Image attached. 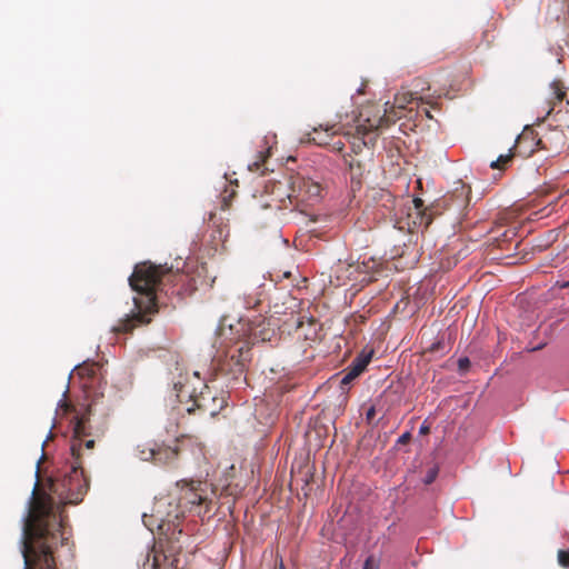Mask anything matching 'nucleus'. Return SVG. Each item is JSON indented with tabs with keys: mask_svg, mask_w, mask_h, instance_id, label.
Masks as SVG:
<instances>
[{
	"mask_svg": "<svg viewBox=\"0 0 569 569\" xmlns=\"http://www.w3.org/2000/svg\"><path fill=\"white\" fill-rule=\"evenodd\" d=\"M376 416V408L373 406H371L367 412H366V420L368 423H371L373 418Z\"/></svg>",
	"mask_w": 569,
	"mask_h": 569,
	"instance_id": "obj_31",
	"label": "nucleus"
},
{
	"mask_svg": "<svg viewBox=\"0 0 569 569\" xmlns=\"http://www.w3.org/2000/svg\"><path fill=\"white\" fill-rule=\"evenodd\" d=\"M550 97L548 99L549 109L547 111V116L550 114L555 107L558 103H561L563 99L567 97L566 88L562 86L560 81H553L550 84Z\"/></svg>",
	"mask_w": 569,
	"mask_h": 569,
	"instance_id": "obj_16",
	"label": "nucleus"
},
{
	"mask_svg": "<svg viewBox=\"0 0 569 569\" xmlns=\"http://www.w3.org/2000/svg\"><path fill=\"white\" fill-rule=\"evenodd\" d=\"M138 457L143 461H156V443L152 446L138 445L137 446Z\"/></svg>",
	"mask_w": 569,
	"mask_h": 569,
	"instance_id": "obj_20",
	"label": "nucleus"
},
{
	"mask_svg": "<svg viewBox=\"0 0 569 569\" xmlns=\"http://www.w3.org/2000/svg\"><path fill=\"white\" fill-rule=\"evenodd\" d=\"M411 440V433L410 432H405L402 433L399 438H398V443L399 445H407L409 443V441Z\"/></svg>",
	"mask_w": 569,
	"mask_h": 569,
	"instance_id": "obj_30",
	"label": "nucleus"
},
{
	"mask_svg": "<svg viewBox=\"0 0 569 569\" xmlns=\"http://www.w3.org/2000/svg\"><path fill=\"white\" fill-rule=\"evenodd\" d=\"M101 369V366L99 362H83L82 365H79L77 367V372L78 375L81 377V378H88V379H92L94 377H97V375L99 373Z\"/></svg>",
	"mask_w": 569,
	"mask_h": 569,
	"instance_id": "obj_19",
	"label": "nucleus"
},
{
	"mask_svg": "<svg viewBox=\"0 0 569 569\" xmlns=\"http://www.w3.org/2000/svg\"><path fill=\"white\" fill-rule=\"evenodd\" d=\"M204 401H206V397H204V395H203V393H201L198 398H196V399L193 400V405H192L191 407L187 408V411H188L189 413H192V412H194V410H196V408H194V407H197L198 409H203V408H206V403H204Z\"/></svg>",
	"mask_w": 569,
	"mask_h": 569,
	"instance_id": "obj_22",
	"label": "nucleus"
},
{
	"mask_svg": "<svg viewBox=\"0 0 569 569\" xmlns=\"http://www.w3.org/2000/svg\"><path fill=\"white\" fill-rule=\"evenodd\" d=\"M172 567H173V561H172V562H170V569H173Z\"/></svg>",
	"mask_w": 569,
	"mask_h": 569,
	"instance_id": "obj_40",
	"label": "nucleus"
},
{
	"mask_svg": "<svg viewBox=\"0 0 569 569\" xmlns=\"http://www.w3.org/2000/svg\"><path fill=\"white\" fill-rule=\"evenodd\" d=\"M349 167H350L352 174H359V176L361 174V163L359 161H357V162L350 161Z\"/></svg>",
	"mask_w": 569,
	"mask_h": 569,
	"instance_id": "obj_29",
	"label": "nucleus"
},
{
	"mask_svg": "<svg viewBox=\"0 0 569 569\" xmlns=\"http://www.w3.org/2000/svg\"><path fill=\"white\" fill-rule=\"evenodd\" d=\"M307 320H308L309 326H311V327L316 326V320L313 318H308Z\"/></svg>",
	"mask_w": 569,
	"mask_h": 569,
	"instance_id": "obj_38",
	"label": "nucleus"
},
{
	"mask_svg": "<svg viewBox=\"0 0 569 569\" xmlns=\"http://www.w3.org/2000/svg\"><path fill=\"white\" fill-rule=\"evenodd\" d=\"M362 569H379V562L370 556L366 559Z\"/></svg>",
	"mask_w": 569,
	"mask_h": 569,
	"instance_id": "obj_27",
	"label": "nucleus"
},
{
	"mask_svg": "<svg viewBox=\"0 0 569 569\" xmlns=\"http://www.w3.org/2000/svg\"><path fill=\"white\" fill-rule=\"evenodd\" d=\"M545 346H546V343H541V345H539V346H537V347L528 348L527 350H528L529 352H533V351H537V350L542 349Z\"/></svg>",
	"mask_w": 569,
	"mask_h": 569,
	"instance_id": "obj_35",
	"label": "nucleus"
},
{
	"mask_svg": "<svg viewBox=\"0 0 569 569\" xmlns=\"http://www.w3.org/2000/svg\"><path fill=\"white\" fill-rule=\"evenodd\" d=\"M184 385L181 381L174 382L173 389L176 391V396L179 399V401H182V393H183Z\"/></svg>",
	"mask_w": 569,
	"mask_h": 569,
	"instance_id": "obj_28",
	"label": "nucleus"
},
{
	"mask_svg": "<svg viewBox=\"0 0 569 569\" xmlns=\"http://www.w3.org/2000/svg\"><path fill=\"white\" fill-rule=\"evenodd\" d=\"M129 283L140 297L133 299L134 312L121 319L113 328L116 333H128L140 325L150 323V316L158 312L157 291H162L163 287L171 284V293L182 297L191 296L197 290L196 280L189 274L151 262L137 264Z\"/></svg>",
	"mask_w": 569,
	"mask_h": 569,
	"instance_id": "obj_2",
	"label": "nucleus"
},
{
	"mask_svg": "<svg viewBox=\"0 0 569 569\" xmlns=\"http://www.w3.org/2000/svg\"><path fill=\"white\" fill-rule=\"evenodd\" d=\"M179 501L181 507L187 508L190 511L204 505L206 512L208 511V505L210 502L201 482H197L196 485L194 482H191L190 486H187V488L183 489Z\"/></svg>",
	"mask_w": 569,
	"mask_h": 569,
	"instance_id": "obj_8",
	"label": "nucleus"
},
{
	"mask_svg": "<svg viewBox=\"0 0 569 569\" xmlns=\"http://www.w3.org/2000/svg\"><path fill=\"white\" fill-rule=\"evenodd\" d=\"M322 190L320 182L315 181L311 178L300 176L295 177L291 182V191L293 192V196L288 197L289 203L293 209L305 212L302 208L300 209V206L303 203L313 204L318 202L321 198Z\"/></svg>",
	"mask_w": 569,
	"mask_h": 569,
	"instance_id": "obj_5",
	"label": "nucleus"
},
{
	"mask_svg": "<svg viewBox=\"0 0 569 569\" xmlns=\"http://www.w3.org/2000/svg\"><path fill=\"white\" fill-rule=\"evenodd\" d=\"M397 117L391 118L390 116L373 118L366 117L362 121L356 126L355 131H347V137L351 149L355 153H360L365 147H373L380 134V129L387 128L396 122Z\"/></svg>",
	"mask_w": 569,
	"mask_h": 569,
	"instance_id": "obj_3",
	"label": "nucleus"
},
{
	"mask_svg": "<svg viewBox=\"0 0 569 569\" xmlns=\"http://www.w3.org/2000/svg\"><path fill=\"white\" fill-rule=\"evenodd\" d=\"M470 365H471V362H470L469 358H467V357L460 358L458 360V369L461 373L467 372L468 369L470 368Z\"/></svg>",
	"mask_w": 569,
	"mask_h": 569,
	"instance_id": "obj_25",
	"label": "nucleus"
},
{
	"mask_svg": "<svg viewBox=\"0 0 569 569\" xmlns=\"http://www.w3.org/2000/svg\"><path fill=\"white\" fill-rule=\"evenodd\" d=\"M303 319H305V317H300V318L298 319V321H297V328H298V329H299V328H301V327L303 326Z\"/></svg>",
	"mask_w": 569,
	"mask_h": 569,
	"instance_id": "obj_37",
	"label": "nucleus"
},
{
	"mask_svg": "<svg viewBox=\"0 0 569 569\" xmlns=\"http://www.w3.org/2000/svg\"><path fill=\"white\" fill-rule=\"evenodd\" d=\"M437 473H438V472H437V470H435V469L430 470V471L428 472V475H427L426 479H425V482H426L427 485H429V483L433 482V480H435V479H436V477H437Z\"/></svg>",
	"mask_w": 569,
	"mask_h": 569,
	"instance_id": "obj_32",
	"label": "nucleus"
},
{
	"mask_svg": "<svg viewBox=\"0 0 569 569\" xmlns=\"http://www.w3.org/2000/svg\"><path fill=\"white\" fill-rule=\"evenodd\" d=\"M250 346L248 341L238 342L232 346L223 359L218 360L217 369L231 380H239L243 377L247 363L250 361Z\"/></svg>",
	"mask_w": 569,
	"mask_h": 569,
	"instance_id": "obj_4",
	"label": "nucleus"
},
{
	"mask_svg": "<svg viewBox=\"0 0 569 569\" xmlns=\"http://www.w3.org/2000/svg\"><path fill=\"white\" fill-rule=\"evenodd\" d=\"M429 430H430L429 426H427V425L422 423V425L420 426L419 432H420L421 435H427V433H429Z\"/></svg>",
	"mask_w": 569,
	"mask_h": 569,
	"instance_id": "obj_34",
	"label": "nucleus"
},
{
	"mask_svg": "<svg viewBox=\"0 0 569 569\" xmlns=\"http://www.w3.org/2000/svg\"><path fill=\"white\" fill-rule=\"evenodd\" d=\"M270 156V149H267L266 151H259L257 156V160L250 163L249 170L250 171H258L262 167V164L266 162L268 157Z\"/></svg>",
	"mask_w": 569,
	"mask_h": 569,
	"instance_id": "obj_21",
	"label": "nucleus"
},
{
	"mask_svg": "<svg viewBox=\"0 0 569 569\" xmlns=\"http://www.w3.org/2000/svg\"><path fill=\"white\" fill-rule=\"evenodd\" d=\"M511 160L510 156H500L496 161H492L490 167L492 169H501L507 162Z\"/></svg>",
	"mask_w": 569,
	"mask_h": 569,
	"instance_id": "obj_24",
	"label": "nucleus"
},
{
	"mask_svg": "<svg viewBox=\"0 0 569 569\" xmlns=\"http://www.w3.org/2000/svg\"><path fill=\"white\" fill-rule=\"evenodd\" d=\"M152 567H153V569H158V567H159V556H154L153 557Z\"/></svg>",
	"mask_w": 569,
	"mask_h": 569,
	"instance_id": "obj_36",
	"label": "nucleus"
},
{
	"mask_svg": "<svg viewBox=\"0 0 569 569\" xmlns=\"http://www.w3.org/2000/svg\"><path fill=\"white\" fill-rule=\"evenodd\" d=\"M357 377H359V376L358 375H351V370L348 368L347 369V373L341 379V387L345 388V386H348L349 383H351Z\"/></svg>",
	"mask_w": 569,
	"mask_h": 569,
	"instance_id": "obj_26",
	"label": "nucleus"
},
{
	"mask_svg": "<svg viewBox=\"0 0 569 569\" xmlns=\"http://www.w3.org/2000/svg\"><path fill=\"white\" fill-rule=\"evenodd\" d=\"M318 218L316 216H311L310 221L316 222Z\"/></svg>",
	"mask_w": 569,
	"mask_h": 569,
	"instance_id": "obj_39",
	"label": "nucleus"
},
{
	"mask_svg": "<svg viewBox=\"0 0 569 569\" xmlns=\"http://www.w3.org/2000/svg\"><path fill=\"white\" fill-rule=\"evenodd\" d=\"M373 356V350H362L348 367L351 370V375L360 376L370 363Z\"/></svg>",
	"mask_w": 569,
	"mask_h": 569,
	"instance_id": "obj_17",
	"label": "nucleus"
},
{
	"mask_svg": "<svg viewBox=\"0 0 569 569\" xmlns=\"http://www.w3.org/2000/svg\"><path fill=\"white\" fill-rule=\"evenodd\" d=\"M270 188L271 191L266 196H261L258 203L253 207L254 216H258L261 210H267L269 214H274L277 211L289 207L288 197L293 196V192L288 193L287 186L282 182L272 183Z\"/></svg>",
	"mask_w": 569,
	"mask_h": 569,
	"instance_id": "obj_6",
	"label": "nucleus"
},
{
	"mask_svg": "<svg viewBox=\"0 0 569 569\" xmlns=\"http://www.w3.org/2000/svg\"><path fill=\"white\" fill-rule=\"evenodd\" d=\"M563 132L558 129H551L541 137L537 138V133L533 130L528 129L525 130L520 137L518 138V143L521 146L527 140L535 141L536 144L539 146L540 149L545 150H557L558 146H552V141L559 142L560 146L563 144Z\"/></svg>",
	"mask_w": 569,
	"mask_h": 569,
	"instance_id": "obj_7",
	"label": "nucleus"
},
{
	"mask_svg": "<svg viewBox=\"0 0 569 569\" xmlns=\"http://www.w3.org/2000/svg\"><path fill=\"white\" fill-rule=\"evenodd\" d=\"M415 94L412 92H401L395 96L393 103L385 109V112L381 117H386L387 114L391 118L397 117L396 121L403 117V111L406 107L415 100Z\"/></svg>",
	"mask_w": 569,
	"mask_h": 569,
	"instance_id": "obj_13",
	"label": "nucleus"
},
{
	"mask_svg": "<svg viewBox=\"0 0 569 569\" xmlns=\"http://www.w3.org/2000/svg\"><path fill=\"white\" fill-rule=\"evenodd\" d=\"M415 209L418 211L419 214V227L428 228L430 223L432 222V218L435 214L439 213L438 207H440V203H437L436 206L431 207H425L423 200L420 198H415L412 200ZM417 224V221H415Z\"/></svg>",
	"mask_w": 569,
	"mask_h": 569,
	"instance_id": "obj_15",
	"label": "nucleus"
},
{
	"mask_svg": "<svg viewBox=\"0 0 569 569\" xmlns=\"http://www.w3.org/2000/svg\"><path fill=\"white\" fill-rule=\"evenodd\" d=\"M276 336V329L271 326L270 320L261 319L258 322H252L249 326V338L252 342L271 341Z\"/></svg>",
	"mask_w": 569,
	"mask_h": 569,
	"instance_id": "obj_11",
	"label": "nucleus"
},
{
	"mask_svg": "<svg viewBox=\"0 0 569 569\" xmlns=\"http://www.w3.org/2000/svg\"><path fill=\"white\" fill-rule=\"evenodd\" d=\"M89 489L81 461V443L74 441L71 458L49 479L51 495L33 489L29 512L24 519L22 533V556L24 569H56L53 549L66 540L63 536L62 511L56 509L53 497L59 503L78 505Z\"/></svg>",
	"mask_w": 569,
	"mask_h": 569,
	"instance_id": "obj_1",
	"label": "nucleus"
},
{
	"mask_svg": "<svg viewBox=\"0 0 569 569\" xmlns=\"http://www.w3.org/2000/svg\"><path fill=\"white\" fill-rule=\"evenodd\" d=\"M331 146H332V150L338 151V152L342 151L345 148V143L340 140L335 141Z\"/></svg>",
	"mask_w": 569,
	"mask_h": 569,
	"instance_id": "obj_33",
	"label": "nucleus"
},
{
	"mask_svg": "<svg viewBox=\"0 0 569 569\" xmlns=\"http://www.w3.org/2000/svg\"><path fill=\"white\" fill-rule=\"evenodd\" d=\"M187 441L186 437L174 438L171 445L156 443V465L172 466L179 458L180 452Z\"/></svg>",
	"mask_w": 569,
	"mask_h": 569,
	"instance_id": "obj_10",
	"label": "nucleus"
},
{
	"mask_svg": "<svg viewBox=\"0 0 569 569\" xmlns=\"http://www.w3.org/2000/svg\"><path fill=\"white\" fill-rule=\"evenodd\" d=\"M170 512L168 513V518L159 519L158 529L161 535L170 536V539L174 537L176 533H181L182 529L178 528V523L174 520L170 519Z\"/></svg>",
	"mask_w": 569,
	"mask_h": 569,
	"instance_id": "obj_18",
	"label": "nucleus"
},
{
	"mask_svg": "<svg viewBox=\"0 0 569 569\" xmlns=\"http://www.w3.org/2000/svg\"><path fill=\"white\" fill-rule=\"evenodd\" d=\"M91 433L89 431L88 419L86 417L78 418L74 427H73V437L70 443V448L73 442L77 441L81 443V449L84 447L87 449H93L94 440L87 439Z\"/></svg>",
	"mask_w": 569,
	"mask_h": 569,
	"instance_id": "obj_12",
	"label": "nucleus"
},
{
	"mask_svg": "<svg viewBox=\"0 0 569 569\" xmlns=\"http://www.w3.org/2000/svg\"><path fill=\"white\" fill-rule=\"evenodd\" d=\"M558 563L563 568H569V551L560 549L557 555Z\"/></svg>",
	"mask_w": 569,
	"mask_h": 569,
	"instance_id": "obj_23",
	"label": "nucleus"
},
{
	"mask_svg": "<svg viewBox=\"0 0 569 569\" xmlns=\"http://www.w3.org/2000/svg\"><path fill=\"white\" fill-rule=\"evenodd\" d=\"M470 193L471 188L459 180L455 183V188L442 198L441 203L447 209L462 211L470 202Z\"/></svg>",
	"mask_w": 569,
	"mask_h": 569,
	"instance_id": "obj_9",
	"label": "nucleus"
},
{
	"mask_svg": "<svg viewBox=\"0 0 569 569\" xmlns=\"http://www.w3.org/2000/svg\"><path fill=\"white\" fill-rule=\"evenodd\" d=\"M337 133L338 130L336 129V124L326 126L325 128L322 126H319L318 128H313L312 132L307 133V140L321 147L330 146V141Z\"/></svg>",
	"mask_w": 569,
	"mask_h": 569,
	"instance_id": "obj_14",
	"label": "nucleus"
}]
</instances>
